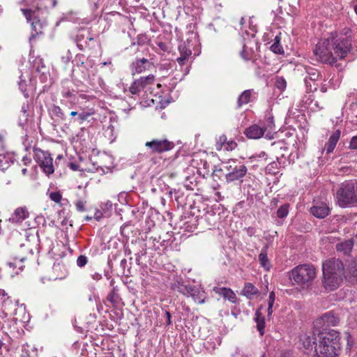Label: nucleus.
<instances>
[{"instance_id": "f257e3e1", "label": "nucleus", "mask_w": 357, "mask_h": 357, "mask_svg": "<svg viewBox=\"0 0 357 357\" xmlns=\"http://www.w3.org/2000/svg\"><path fill=\"white\" fill-rule=\"evenodd\" d=\"M323 284L328 291L338 288L344 278V266L343 262L335 258L326 260L322 264Z\"/></svg>"}, {"instance_id": "f03ea898", "label": "nucleus", "mask_w": 357, "mask_h": 357, "mask_svg": "<svg viewBox=\"0 0 357 357\" xmlns=\"http://www.w3.org/2000/svg\"><path fill=\"white\" fill-rule=\"evenodd\" d=\"M318 345L316 355L318 357H336L339 355L342 344L340 333L334 330L317 334Z\"/></svg>"}, {"instance_id": "7ed1b4c3", "label": "nucleus", "mask_w": 357, "mask_h": 357, "mask_svg": "<svg viewBox=\"0 0 357 357\" xmlns=\"http://www.w3.org/2000/svg\"><path fill=\"white\" fill-rule=\"evenodd\" d=\"M331 41L333 55L337 61L338 59L344 58L351 50V31L345 28L341 33H331Z\"/></svg>"}, {"instance_id": "20e7f679", "label": "nucleus", "mask_w": 357, "mask_h": 357, "mask_svg": "<svg viewBox=\"0 0 357 357\" xmlns=\"http://www.w3.org/2000/svg\"><path fill=\"white\" fill-rule=\"evenodd\" d=\"M216 172H221L225 175L227 183L241 180L247 174L248 169L245 165L237 160L229 159L222 163V167Z\"/></svg>"}, {"instance_id": "39448f33", "label": "nucleus", "mask_w": 357, "mask_h": 357, "mask_svg": "<svg viewBox=\"0 0 357 357\" xmlns=\"http://www.w3.org/2000/svg\"><path fill=\"white\" fill-rule=\"evenodd\" d=\"M315 275V268L312 265L302 264L291 270L289 278L294 283L304 288L312 283Z\"/></svg>"}, {"instance_id": "423d86ee", "label": "nucleus", "mask_w": 357, "mask_h": 357, "mask_svg": "<svg viewBox=\"0 0 357 357\" xmlns=\"http://www.w3.org/2000/svg\"><path fill=\"white\" fill-rule=\"evenodd\" d=\"M337 199L341 207H347L357 203V190L352 181L342 183L337 192Z\"/></svg>"}, {"instance_id": "0eeeda50", "label": "nucleus", "mask_w": 357, "mask_h": 357, "mask_svg": "<svg viewBox=\"0 0 357 357\" xmlns=\"http://www.w3.org/2000/svg\"><path fill=\"white\" fill-rule=\"evenodd\" d=\"M314 54L317 59L323 63L333 64L336 62L333 55L331 37L323 38L317 44Z\"/></svg>"}, {"instance_id": "6e6552de", "label": "nucleus", "mask_w": 357, "mask_h": 357, "mask_svg": "<svg viewBox=\"0 0 357 357\" xmlns=\"http://www.w3.org/2000/svg\"><path fill=\"white\" fill-rule=\"evenodd\" d=\"M71 82L69 81H65L63 82L62 89L61 91V103L66 107L73 105L75 103H79L80 100H84L88 99L89 96L86 94H78L77 91L70 88L69 86Z\"/></svg>"}, {"instance_id": "1a4fd4ad", "label": "nucleus", "mask_w": 357, "mask_h": 357, "mask_svg": "<svg viewBox=\"0 0 357 357\" xmlns=\"http://www.w3.org/2000/svg\"><path fill=\"white\" fill-rule=\"evenodd\" d=\"M33 158L43 172L47 176L53 174L54 167L53 158L48 151H43L39 148H33Z\"/></svg>"}, {"instance_id": "9d476101", "label": "nucleus", "mask_w": 357, "mask_h": 357, "mask_svg": "<svg viewBox=\"0 0 357 357\" xmlns=\"http://www.w3.org/2000/svg\"><path fill=\"white\" fill-rule=\"evenodd\" d=\"M21 11L28 21L33 19V22H31L32 32L30 36V40H33L37 36L43 34L44 22H41L39 15L36 14V11L33 10L32 8H21Z\"/></svg>"}, {"instance_id": "9b49d317", "label": "nucleus", "mask_w": 357, "mask_h": 357, "mask_svg": "<svg viewBox=\"0 0 357 357\" xmlns=\"http://www.w3.org/2000/svg\"><path fill=\"white\" fill-rule=\"evenodd\" d=\"M174 144L167 139H153L145 143L147 151L151 153H161L172 149Z\"/></svg>"}, {"instance_id": "f8f14e48", "label": "nucleus", "mask_w": 357, "mask_h": 357, "mask_svg": "<svg viewBox=\"0 0 357 357\" xmlns=\"http://www.w3.org/2000/svg\"><path fill=\"white\" fill-rule=\"evenodd\" d=\"M155 78L153 75L146 77H141L139 79L135 80L128 88L129 92L132 95H139L140 93L145 90L150 85L153 84Z\"/></svg>"}, {"instance_id": "ddd939ff", "label": "nucleus", "mask_w": 357, "mask_h": 357, "mask_svg": "<svg viewBox=\"0 0 357 357\" xmlns=\"http://www.w3.org/2000/svg\"><path fill=\"white\" fill-rule=\"evenodd\" d=\"M300 342L305 354L314 352L316 354V347L318 343L317 335L313 333H305L300 336Z\"/></svg>"}, {"instance_id": "4468645a", "label": "nucleus", "mask_w": 357, "mask_h": 357, "mask_svg": "<svg viewBox=\"0 0 357 357\" xmlns=\"http://www.w3.org/2000/svg\"><path fill=\"white\" fill-rule=\"evenodd\" d=\"M184 296H190L195 302L202 304L207 294L200 285H188Z\"/></svg>"}, {"instance_id": "2eb2a0df", "label": "nucleus", "mask_w": 357, "mask_h": 357, "mask_svg": "<svg viewBox=\"0 0 357 357\" xmlns=\"http://www.w3.org/2000/svg\"><path fill=\"white\" fill-rule=\"evenodd\" d=\"M340 319L333 312H327L321 317L317 319L315 322V326L324 329L327 327L335 326L338 324Z\"/></svg>"}, {"instance_id": "dca6fc26", "label": "nucleus", "mask_w": 357, "mask_h": 357, "mask_svg": "<svg viewBox=\"0 0 357 357\" xmlns=\"http://www.w3.org/2000/svg\"><path fill=\"white\" fill-rule=\"evenodd\" d=\"M260 126L265 134V137L271 139L273 138V134L275 132V126L273 116L271 112H267L264 119L259 122Z\"/></svg>"}, {"instance_id": "f3484780", "label": "nucleus", "mask_w": 357, "mask_h": 357, "mask_svg": "<svg viewBox=\"0 0 357 357\" xmlns=\"http://www.w3.org/2000/svg\"><path fill=\"white\" fill-rule=\"evenodd\" d=\"M33 2L36 6H33L31 8L36 11V14L40 15V13H43L44 10L49 8H54L56 6V0H24L26 6H29L30 2Z\"/></svg>"}, {"instance_id": "a211bd4d", "label": "nucleus", "mask_w": 357, "mask_h": 357, "mask_svg": "<svg viewBox=\"0 0 357 357\" xmlns=\"http://www.w3.org/2000/svg\"><path fill=\"white\" fill-rule=\"evenodd\" d=\"M21 252L22 253L27 252V255L15 257L14 262H8V265L10 268H15L18 262H23L27 259L33 258L35 253V249L31 246L30 242L28 241L26 244L21 245Z\"/></svg>"}, {"instance_id": "6ab92c4d", "label": "nucleus", "mask_w": 357, "mask_h": 357, "mask_svg": "<svg viewBox=\"0 0 357 357\" xmlns=\"http://www.w3.org/2000/svg\"><path fill=\"white\" fill-rule=\"evenodd\" d=\"M244 134L248 138L253 139H257L264 135L265 136V134L259 123L253 124L247 128L244 131Z\"/></svg>"}, {"instance_id": "aec40b11", "label": "nucleus", "mask_w": 357, "mask_h": 357, "mask_svg": "<svg viewBox=\"0 0 357 357\" xmlns=\"http://www.w3.org/2000/svg\"><path fill=\"white\" fill-rule=\"evenodd\" d=\"M29 215L27 209L25 207H20L15 210L13 213L9 218V221L13 223L22 222Z\"/></svg>"}, {"instance_id": "412c9836", "label": "nucleus", "mask_w": 357, "mask_h": 357, "mask_svg": "<svg viewBox=\"0 0 357 357\" xmlns=\"http://www.w3.org/2000/svg\"><path fill=\"white\" fill-rule=\"evenodd\" d=\"M178 50L180 52V56L177 58L178 63L182 66L185 63V61L188 59L190 56L192 54V50L188 44L185 43H181L178 46Z\"/></svg>"}, {"instance_id": "4be33fe9", "label": "nucleus", "mask_w": 357, "mask_h": 357, "mask_svg": "<svg viewBox=\"0 0 357 357\" xmlns=\"http://www.w3.org/2000/svg\"><path fill=\"white\" fill-rule=\"evenodd\" d=\"M220 220V213L214 212L213 210L208 211L204 217V220L210 227H215L218 226Z\"/></svg>"}, {"instance_id": "5701e85b", "label": "nucleus", "mask_w": 357, "mask_h": 357, "mask_svg": "<svg viewBox=\"0 0 357 357\" xmlns=\"http://www.w3.org/2000/svg\"><path fill=\"white\" fill-rule=\"evenodd\" d=\"M213 291L216 294L222 295L225 298L227 299L231 303H236V296L231 289L226 287H214Z\"/></svg>"}, {"instance_id": "b1692460", "label": "nucleus", "mask_w": 357, "mask_h": 357, "mask_svg": "<svg viewBox=\"0 0 357 357\" xmlns=\"http://www.w3.org/2000/svg\"><path fill=\"white\" fill-rule=\"evenodd\" d=\"M310 212L314 216L318 218H324L328 215L329 208L325 204L321 203L319 205L311 207Z\"/></svg>"}, {"instance_id": "393cba45", "label": "nucleus", "mask_w": 357, "mask_h": 357, "mask_svg": "<svg viewBox=\"0 0 357 357\" xmlns=\"http://www.w3.org/2000/svg\"><path fill=\"white\" fill-rule=\"evenodd\" d=\"M340 130H335L329 137L328 142L325 144V149L327 153H331L333 151L340 137Z\"/></svg>"}, {"instance_id": "a878e982", "label": "nucleus", "mask_w": 357, "mask_h": 357, "mask_svg": "<svg viewBox=\"0 0 357 357\" xmlns=\"http://www.w3.org/2000/svg\"><path fill=\"white\" fill-rule=\"evenodd\" d=\"M261 309L262 306H261L259 309L257 310L254 319L257 324V330L259 331L260 335H263L264 333L265 317L261 312Z\"/></svg>"}, {"instance_id": "bb28decb", "label": "nucleus", "mask_w": 357, "mask_h": 357, "mask_svg": "<svg viewBox=\"0 0 357 357\" xmlns=\"http://www.w3.org/2000/svg\"><path fill=\"white\" fill-rule=\"evenodd\" d=\"M354 247V241L352 239L346 240L336 245V249L338 252L343 255H348L351 252Z\"/></svg>"}, {"instance_id": "cd10ccee", "label": "nucleus", "mask_w": 357, "mask_h": 357, "mask_svg": "<svg viewBox=\"0 0 357 357\" xmlns=\"http://www.w3.org/2000/svg\"><path fill=\"white\" fill-rule=\"evenodd\" d=\"M187 287L188 285L183 283L181 277L178 275L174 276L173 282L170 284V287L172 290L177 291L184 295Z\"/></svg>"}, {"instance_id": "c85d7f7f", "label": "nucleus", "mask_w": 357, "mask_h": 357, "mask_svg": "<svg viewBox=\"0 0 357 357\" xmlns=\"http://www.w3.org/2000/svg\"><path fill=\"white\" fill-rule=\"evenodd\" d=\"M150 66V61L147 59H137L132 63L134 73H141L144 72L148 66Z\"/></svg>"}, {"instance_id": "c756f323", "label": "nucleus", "mask_w": 357, "mask_h": 357, "mask_svg": "<svg viewBox=\"0 0 357 357\" xmlns=\"http://www.w3.org/2000/svg\"><path fill=\"white\" fill-rule=\"evenodd\" d=\"M258 289L254 286L252 283L248 282L245 284L243 289H242V295L246 296L248 298L251 299L254 296L258 294Z\"/></svg>"}, {"instance_id": "7c9ffc66", "label": "nucleus", "mask_w": 357, "mask_h": 357, "mask_svg": "<svg viewBox=\"0 0 357 357\" xmlns=\"http://www.w3.org/2000/svg\"><path fill=\"white\" fill-rule=\"evenodd\" d=\"M267 246L264 247L259 255V261L261 267L266 271H268L271 268V263L268 259L267 254Z\"/></svg>"}, {"instance_id": "2f4dec72", "label": "nucleus", "mask_w": 357, "mask_h": 357, "mask_svg": "<svg viewBox=\"0 0 357 357\" xmlns=\"http://www.w3.org/2000/svg\"><path fill=\"white\" fill-rule=\"evenodd\" d=\"M289 213V204L284 203L280 206L275 213V217L280 220H284L287 218ZM272 218H275L274 215H272Z\"/></svg>"}, {"instance_id": "473e14b6", "label": "nucleus", "mask_w": 357, "mask_h": 357, "mask_svg": "<svg viewBox=\"0 0 357 357\" xmlns=\"http://www.w3.org/2000/svg\"><path fill=\"white\" fill-rule=\"evenodd\" d=\"M83 100H80L79 103H75L73 105H69L68 107L70 109H75L77 113L79 112H91V116L95 114V110L93 107L88 105H81Z\"/></svg>"}, {"instance_id": "72a5a7b5", "label": "nucleus", "mask_w": 357, "mask_h": 357, "mask_svg": "<svg viewBox=\"0 0 357 357\" xmlns=\"http://www.w3.org/2000/svg\"><path fill=\"white\" fill-rule=\"evenodd\" d=\"M91 116V112H78L73 119H70V123L82 125Z\"/></svg>"}, {"instance_id": "f704fd0d", "label": "nucleus", "mask_w": 357, "mask_h": 357, "mask_svg": "<svg viewBox=\"0 0 357 357\" xmlns=\"http://www.w3.org/2000/svg\"><path fill=\"white\" fill-rule=\"evenodd\" d=\"M107 299L113 306L118 307L121 303V298L117 293L116 289L113 288L112 291L108 294Z\"/></svg>"}, {"instance_id": "c9c22d12", "label": "nucleus", "mask_w": 357, "mask_h": 357, "mask_svg": "<svg viewBox=\"0 0 357 357\" xmlns=\"http://www.w3.org/2000/svg\"><path fill=\"white\" fill-rule=\"evenodd\" d=\"M251 95L252 91L249 89L242 92L237 100L238 107H240L243 105L248 104L250 100Z\"/></svg>"}, {"instance_id": "e433bc0d", "label": "nucleus", "mask_w": 357, "mask_h": 357, "mask_svg": "<svg viewBox=\"0 0 357 357\" xmlns=\"http://www.w3.org/2000/svg\"><path fill=\"white\" fill-rule=\"evenodd\" d=\"M280 33L277 35L274 38V42L271 46V50L273 52L278 54H284V50L282 46L280 44Z\"/></svg>"}, {"instance_id": "4c0bfd02", "label": "nucleus", "mask_w": 357, "mask_h": 357, "mask_svg": "<svg viewBox=\"0 0 357 357\" xmlns=\"http://www.w3.org/2000/svg\"><path fill=\"white\" fill-rule=\"evenodd\" d=\"M220 344L219 338H210L204 343L205 348L210 352L214 351Z\"/></svg>"}, {"instance_id": "58836bf2", "label": "nucleus", "mask_w": 357, "mask_h": 357, "mask_svg": "<svg viewBox=\"0 0 357 357\" xmlns=\"http://www.w3.org/2000/svg\"><path fill=\"white\" fill-rule=\"evenodd\" d=\"M51 114L57 120L64 121L66 119V116L62 109L57 105H54L52 107L51 109Z\"/></svg>"}, {"instance_id": "ea45409f", "label": "nucleus", "mask_w": 357, "mask_h": 357, "mask_svg": "<svg viewBox=\"0 0 357 357\" xmlns=\"http://www.w3.org/2000/svg\"><path fill=\"white\" fill-rule=\"evenodd\" d=\"M105 136L108 138L110 142H113L116 137V132L113 125L110 124L105 130Z\"/></svg>"}, {"instance_id": "a19ab883", "label": "nucleus", "mask_w": 357, "mask_h": 357, "mask_svg": "<svg viewBox=\"0 0 357 357\" xmlns=\"http://www.w3.org/2000/svg\"><path fill=\"white\" fill-rule=\"evenodd\" d=\"M36 71L38 73V78L41 81V82H46L50 75L48 72H47L45 66L42 65L41 68H40L39 66L37 67Z\"/></svg>"}, {"instance_id": "79ce46f5", "label": "nucleus", "mask_w": 357, "mask_h": 357, "mask_svg": "<svg viewBox=\"0 0 357 357\" xmlns=\"http://www.w3.org/2000/svg\"><path fill=\"white\" fill-rule=\"evenodd\" d=\"M280 163L278 161L270 162L266 167V172L270 174H276L278 172Z\"/></svg>"}, {"instance_id": "37998d69", "label": "nucleus", "mask_w": 357, "mask_h": 357, "mask_svg": "<svg viewBox=\"0 0 357 357\" xmlns=\"http://www.w3.org/2000/svg\"><path fill=\"white\" fill-rule=\"evenodd\" d=\"M349 274L351 277L357 280V259L351 261L349 266Z\"/></svg>"}, {"instance_id": "c03bdc74", "label": "nucleus", "mask_w": 357, "mask_h": 357, "mask_svg": "<svg viewBox=\"0 0 357 357\" xmlns=\"http://www.w3.org/2000/svg\"><path fill=\"white\" fill-rule=\"evenodd\" d=\"M227 137L225 135H222L219 137L218 139L217 140L215 148L218 151L224 149L225 147V145L227 144Z\"/></svg>"}, {"instance_id": "a18cd8bd", "label": "nucleus", "mask_w": 357, "mask_h": 357, "mask_svg": "<svg viewBox=\"0 0 357 357\" xmlns=\"http://www.w3.org/2000/svg\"><path fill=\"white\" fill-rule=\"evenodd\" d=\"M86 203V200L84 198L78 199L75 203L76 209L79 212H83L86 211L85 204Z\"/></svg>"}, {"instance_id": "49530a36", "label": "nucleus", "mask_w": 357, "mask_h": 357, "mask_svg": "<svg viewBox=\"0 0 357 357\" xmlns=\"http://www.w3.org/2000/svg\"><path fill=\"white\" fill-rule=\"evenodd\" d=\"M112 202L109 200H107L106 202L102 203L100 205L101 210L105 214H109L112 208Z\"/></svg>"}, {"instance_id": "de8ad7c7", "label": "nucleus", "mask_w": 357, "mask_h": 357, "mask_svg": "<svg viewBox=\"0 0 357 357\" xmlns=\"http://www.w3.org/2000/svg\"><path fill=\"white\" fill-rule=\"evenodd\" d=\"M23 75H22L20 77V81L19 82V87H20V89L21 90V91L24 93V96L25 98H28L29 97V95L28 93H26V79H23Z\"/></svg>"}, {"instance_id": "09e8293b", "label": "nucleus", "mask_w": 357, "mask_h": 357, "mask_svg": "<svg viewBox=\"0 0 357 357\" xmlns=\"http://www.w3.org/2000/svg\"><path fill=\"white\" fill-rule=\"evenodd\" d=\"M9 166L8 158L5 155H0V170H4Z\"/></svg>"}, {"instance_id": "8fccbe9b", "label": "nucleus", "mask_w": 357, "mask_h": 357, "mask_svg": "<svg viewBox=\"0 0 357 357\" xmlns=\"http://www.w3.org/2000/svg\"><path fill=\"white\" fill-rule=\"evenodd\" d=\"M199 158H200L198 155H195L190 162L191 166L197 168L198 171L202 169V165H200Z\"/></svg>"}, {"instance_id": "3c124183", "label": "nucleus", "mask_w": 357, "mask_h": 357, "mask_svg": "<svg viewBox=\"0 0 357 357\" xmlns=\"http://www.w3.org/2000/svg\"><path fill=\"white\" fill-rule=\"evenodd\" d=\"M50 199L56 202V203H60L62 199V195L59 192H52L50 194Z\"/></svg>"}, {"instance_id": "603ef678", "label": "nucleus", "mask_w": 357, "mask_h": 357, "mask_svg": "<svg viewBox=\"0 0 357 357\" xmlns=\"http://www.w3.org/2000/svg\"><path fill=\"white\" fill-rule=\"evenodd\" d=\"M0 299L3 303V306L4 307V310L6 309V303H10V301L9 300V297L7 296L6 293L4 290L0 289Z\"/></svg>"}, {"instance_id": "864d4df0", "label": "nucleus", "mask_w": 357, "mask_h": 357, "mask_svg": "<svg viewBox=\"0 0 357 357\" xmlns=\"http://www.w3.org/2000/svg\"><path fill=\"white\" fill-rule=\"evenodd\" d=\"M319 77V74L318 71L315 69H313L311 73H308V76L305 78V82L307 81V79L312 81H316Z\"/></svg>"}, {"instance_id": "5fc2aeb1", "label": "nucleus", "mask_w": 357, "mask_h": 357, "mask_svg": "<svg viewBox=\"0 0 357 357\" xmlns=\"http://www.w3.org/2000/svg\"><path fill=\"white\" fill-rule=\"evenodd\" d=\"M88 262V258L85 255H80L77 259V265L79 267H84Z\"/></svg>"}, {"instance_id": "6e6d98bb", "label": "nucleus", "mask_w": 357, "mask_h": 357, "mask_svg": "<svg viewBox=\"0 0 357 357\" xmlns=\"http://www.w3.org/2000/svg\"><path fill=\"white\" fill-rule=\"evenodd\" d=\"M29 114H21L19 116L18 123L21 127H24L27 123Z\"/></svg>"}, {"instance_id": "4d7b16f0", "label": "nucleus", "mask_w": 357, "mask_h": 357, "mask_svg": "<svg viewBox=\"0 0 357 357\" xmlns=\"http://www.w3.org/2000/svg\"><path fill=\"white\" fill-rule=\"evenodd\" d=\"M236 146L237 144L234 141H227L224 150L232 151L236 147Z\"/></svg>"}, {"instance_id": "13d9d810", "label": "nucleus", "mask_w": 357, "mask_h": 357, "mask_svg": "<svg viewBox=\"0 0 357 357\" xmlns=\"http://www.w3.org/2000/svg\"><path fill=\"white\" fill-rule=\"evenodd\" d=\"M276 86L278 89L283 90L286 87V82L282 77H279L276 81Z\"/></svg>"}, {"instance_id": "bf43d9fd", "label": "nucleus", "mask_w": 357, "mask_h": 357, "mask_svg": "<svg viewBox=\"0 0 357 357\" xmlns=\"http://www.w3.org/2000/svg\"><path fill=\"white\" fill-rule=\"evenodd\" d=\"M242 58L245 60L250 59L249 52L246 44H243V50L241 52Z\"/></svg>"}, {"instance_id": "052dcab7", "label": "nucleus", "mask_w": 357, "mask_h": 357, "mask_svg": "<svg viewBox=\"0 0 357 357\" xmlns=\"http://www.w3.org/2000/svg\"><path fill=\"white\" fill-rule=\"evenodd\" d=\"M99 66H100V68H102L103 66H109V71L110 72L113 71V65H112L111 59H108L107 61L100 63Z\"/></svg>"}, {"instance_id": "680f3d73", "label": "nucleus", "mask_w": 357, "mask_h": 357, "mask_svg": "<svg viewBox=\"0 0 357 357\" xmlns=\"http://www.w3.org/2000/svg\"><path fill=\"white\" fill-rule=\"evenodd\" d=\"M275 298V293L273 291H271L268 296V305H270L271 307H273Z\"/></svg>"}, {"instance_id": "e2e57ef3", "label": "nucleus", "mask_w": 357, "mask_h": 357, "mask_svg": "<svg viewBox=\"0 0 357 357\" xmlns=\"http://www.w3.org/2000/svg\"><path fill=\"white\" fill-rule=\"evenodd\" d=\"M158 47L163 52H168L169 50V45L163 42H158L157 43Z\"/></svg>"}, {"instance_id": "0e129e2a", "label": "nucleus", "mask_w": 357, "mask_h": 357, "mask_svg": "<svg viewBox=\"0 0 357 357\" xmlns=\"http://www.w3.org/2000/svg\"><path fill=\"white\" fill-rule=\"evenodd\" d=\"M349 147L352 149H357V136H354L351 138Z\"/></svg>"}, {"instance_id": "69168bd1", "label": "nucleus", "mask_w": 357, "mask_h": 357, "mask_svg": "<svg viewBox=\"0 0 357 357\" xmlns=\"http://www.w3.org/2000/svg\"><path fill=\"white\" fill-rule=\"evenodd\" d=\"M278 203H279L278 198H276V197L273 198L271 200V202H270V208H271V209L272 210L274 208H275L278 206Z\"/></svg>"}, {"instance_id": "338daca9", "label": "nucleus", "mask_w": 357, "mask_h": 357, "mask_svg": "<svg viewBox=\"0 0 357 357\" xmlns=\"http://www.w3.org/2000/svg\"><path fill=\"white\" fill-rule=\"evenodd\" d=\"M199 161H200V165H202V169H207L208 167V164L206 162V160L204 159H202V158H199Z\"/></svg>"}, {"instance_id": "774afa93", "label": "nucleus", "mask_w": 357, "mask_h": 357, "mask_svg": "<svg viewBox=\"0 0 357 357\" xmlns=\"http://www.w3.org/2000/svg\"><path fill=\"white\" fill-rule=\"evenodd\" d=\"M15 357H29V354L25 349L24 347H22V353L18 356Z\"/></svg>"}]
</instances>
